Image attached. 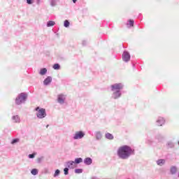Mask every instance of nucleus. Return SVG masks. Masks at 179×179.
Returning a JSON list of instances; mask_svg holds the SVG:
<instances>
[{"label": "nucleus", "instance_id": "1", "mask_svg": "<svg viewBox=\"0 0 179 179\" xmlns=\"http://www.w3.org/2000/svg\"><path fill=\"white\" fill-rule=\"evenodd\" d=\"M117 155L119 159L127 160L133 155H135V149L129 145H122L120 146L117 150Z\"/></svg>", "mask_w": 179, "mask_h": 179}, {"label": "nucleus", "instance_id": "2", "mask_svg": "<svg viewBox=\"0 0 179 179\" xmlns=\"http://www.w3.org/2000/svg\"><path fill=\"white\" fill-rule=\"evenodd\" d=\"M124 87V84L122 83H118L110 85V90L113 92L111 97L113 99H119L121 98L122 95V90H123Z\"/></svg>", "mask_w": 179, "mask_h": 179}, {"label": "nucleus", "instance_id": "3", "mask_svg": "<svg viewBox=\"0 0 179 179\" xmlns=\"http://www.w3.org/2000/svg\"><path fill=\"white\" fill-rule=\"evenodd\" d=\"M28 99V94L27 92H21L18 94L15 99V105L20 106L23 103H26Z\"/></svg>", "mask_w": 179, "mask_h": 179}, {"label": "nucleus", "instance_id": "4", "mask_svg": "<svg viewBox=\"0 0 179 179\" xmlns=\"http://www.w3.org/2000/svg\"><path fill=\"white\" fill-rule=\"evenodd\" d=\"M35 110L36 112V117H38V119H45V117H46V110L43 108H40V106H37L36 108H35Z\"/></svg>", "mask_w": 179, "mask_h": 179}, {"label": "nucleus", "instance_id": "5", "mask_svg": "<svg viewBox=\"0 0 179 179\" xmlns=\"http://www.w3.org/2000/svg\"><path fill=\"white\" fill-rule=\"evenodd\" d=\"M85 136V131H76L75 134H73V139H83Z\"/></svg>", "mask_w": 179, "mask_h": 179}, {"label": "nucleus", "instance_id": "6", "mask_svg": "<svg viewBox=\"0 0 179 179\" xmlns=\"http://www.w3.org/2000/svg\"><path fill=\"white\" fill-rule=\"evenodd\" d=\"M131 59V55L129 53V52H128L127 50H124L123 53H122V59L124 62H129Z\"/></svg>", "mask_w": 179, "mask_h": 179}, {"label": "nucleus", "instance_id": "7", "mask_svg": "<svg viewBox=\"0 0 179 179\" xmlns=\"http://www.w3.org/2000/svg\"><path fill=\"white\" fill-rule=\"evenodd\" d=\"M66 99V95H64V94H60L57 97L58 103H60V105H64V103H65Z\"/></svg>", "mask_w": 179, "mask_h": 179}, {"label": "nucleus", "instance_id": "8", "mask_svg": "<svg viewBox=\"0 0 179 179\" xmlns=\"http://www.w3.org/2000/svg\"><path fill=\"white\" fill-rule=\"evenodd\" d=\"M166 124V119L164 117H158L156 120V124L158 125V127H162V125H164Z\"/></svg>", "mask_w": 179, "mask_h": 179}, {"label": "nucleus", "instance_id": "9", "mask_svg": "<svg viewBox=\"0 0 179 179\" xmlns=\"http://www.w3.org/2000/svg\"><path fill=\"white\" fill-rule=\"evenodd\" d=\"M52 81V78L50 76H48L46 78H45L43 81L44 85H49Z\"/></svg>", "mask_w": 179, "mask_h": 179}, {"label": "nucleus", "instance_id": "10", "mask_svg": "<svg viewBox=\"0 0 179 179\" xmlns=\"http://www.w3.org/2000/svg\"><path fill=\"white\" fill-rule=\"evenodd\" d=\"M155 140L157 141V142H162V141L164 140V136L162 134H157V135H155Z\"/></svg>", "mask_w": 179, "mask_h": 179}, {"label": "nucleus", "instance_id": "11", "mask_svg": "<svg viewBox=\"0 0 179 179\" xmlns=\"http://www.w3.org/2000/svg\"><path fill=\"white\" fill-rule=\"evenodd\" d=\"M84 163H85V164L90 166V164H92L93 163V160H92V157H85V159H84Z\"/></svg>", "mask_w": 179, "mask_h": 179}, {"label": "nucleus", "instance_id": "12", "mask_svg": "<svg viewBox=\"0 0 179 179\" xmlns=\"http://www.w3.org/2000/svg\"><path fill=\"white\" fill-rule=\"evenodd\" d=\"M178 171V167H176V166H171V169H170V173L172 175L176 174Z\"/></svg>", "mask_w": 179, "mask_h": 179}, {"label": "nucleus", "instance_id": "13", "mask_svg": "<svg viewBox=\"0 0 179 179\" xmlns=\"http://www.w3.org/2000/svg\"><path fill=\"white\" fill-rule=\"evenodd\" d=\"M75 162H73V160H69V162H66L65 164V166H68L69 171V169H71V167H73V166L74 165Z\"/></svg>", "mask_w": 179, "mask_h": 179}, {"label": "nucleus", "instance_id": "14", "mask_svg": "<svg viewBox=\"0 0 179 179\" xmlns=\"http://www.w3.org/2000/svg\"><path fill=\"white\" fill-rule=\"evenodd\" d=\"M127 27H134V20H128L127 22Z\"/></svg>", "mask_w": 179, "mask_h": 179}, {"label": "nucleus", "instance_id": "15", "mask_svg": "<svg viewBox=\"0 0 179 179\" xmlns=\"http://www.w3.org/2000/svg\"><path fill=\"white\" fill-rule=\"evenodd\" d=\"M95 137H96V139H97V140L101 139L102 134H101V131H96Z\"/></svg>", "mask_w": 179, "mask_h": 179}, {"label": "nucleus", "instance_id": "16", "mask_svg": "<svg viewBox=\"0 0 179 179\" xmlns=\"http://www.w3.org/2000/svg\"><path fill=\"white\" fill-rule=\"evenodd\" d=\"M11 119L13 120V121L14 122H20V121H21V119H20V116H18V115H16L15 116H13L11 117Z\"/></svg>", "mask_w": 179, "mask_h": 179}, {"label": "nucleus", "instance_id": "17", "mask_svg": "<svg viewBox=\"0 0 179 179\" xmlns=\"http://www.w3.org/2000/svg\"><path fill=\"white\" fill-rule=\"evenodd\" d=\"M165 163L166 160L164 159H158V160H157V164H158V166H163Z\"/></svg>", "mask_w": 179, "mask_h": 179}, {"label": "nucleus", "instance_id": "18", "mask_svg": "<svg viewBox=\"0 0 179 179\" xmlns=\"http://www.w3.org/2000/svg\"><path fill=\"white\" fill-rule=\"evenodd\" d=\"M47 69L43 67V69H41L39 74H41V76H45L47 73Z\"/></svg>", "mask_w": 179, "mask_h": 179}, {"label": "nucleus", "instance_id": "19", "mask_svg": "<svg viewBox=\"0 0 179 179\" xmlns=\"http://www.w3.org/2000/svg\"><path fill=\"white\" fill-rule=\"evenodd\" d=\"M105 137L107 138V139H114V135L110 132H107L105 135Z\"/></svg>", "mask_w": 179, "mask_h": 179}, {"label": "nucleus", "instance_id": "20", "mask_svg": "<svg viewBox=\"0 0 179 179\" xmlns=\"http://www.w3.org/2000/svg\"><path fill=\"white\" fill-rule=\"evenodd\" d=\"M83 159L82 157H76L74 160V163L76 164H79L80 163H82Z\"/></svg>", "mask_w": 179, "mask_h": 179}, {"label": "nucleus", "instance_id": "21", "mask_svg": "<svg viewBox=\"0 0 179 179\" xmlns=\"http://www.w3.org/2000/svg\"><path fill=\"white\" fill-rule=\"evenodd\" d=\"M168 148H174L175 143L172 141H169L166 143Z\"/></svg>", "mask_w": 179, "mask_h": 179}, {"label": "nucleus", "instance_id": "22", "mask_svg": "<svg viewBox=\"0 0 179 179\" xmlns=\"http://www.w3.org/2000/svg\"><path fill=\"white\" fill-rule=\"evenodd\" d=\"M52 26H55V21H48L47 27H52Z\"/></svg>", "mask_w": 179, "mask_h": 179}, {"label": "nucleus", "instance_id": "23", "mask_svg": "<svg viewBox=\"0 0 179 179\" xmlns=\"http://www.w3.org/2000/svg\"><path fill=\"white\" fill-rule=\"evenodd\" d=\"M52 68L55 70H59L61 69V65L59 63H55V64H53Z\"/></svg>", "mask_w": 179, "mask_h": 179}, {"label": "nucleus", "instance_id": "24", "mask_svg": "<svg viewBox=\"0 0 179 179\" xmlns=\"http://www.w3.org/2000/svg\"><path fill=\"white\" fill-rule=\"evenodd\" d=\"M31 173L33 176H37V174H38V169H32V170H31Z\"/></svg>", "mask_w": 179, "mask_h": 179}, {"label": "nucleus", "instance_id": "25", "mask_svg": "<svg viewBox=\"0 0 179 179\" xmlns=\"http://www.w3.org/2000/svg\"><path fill=\"white\" fill-rule=\"evenodd\" d=\"M50 6L55 7V6H57V0H50Z\"/></svg>", "mask_w": 179, "mask_h": 179}, {"label": "nucleus", "instance_id": "26", "mask_svg": "<svg viewBox=\"0 0 179 179\" xmlns=\"http://www.w3.org/2000/svg\"><path fill=\"white\" fill-rule=\"evenodd\" d=\"M17 142H20V138H14L11 141L12 145H15V143H17Z\"/></svg>", "mask_w": 179, "mask_h": 179}, {"label": "nucleus", "instance_id": "27", "mask_svg": "<svg viewBox=\"0 0 179 179\" xmlns=\"http://www.w3.org/2000/svg\"><path fill=\"white\" fill-rule=\"evenodd\" d=\"M64 173L65 176H68V174H69V169L68 166H66V167L64 169Z\"/></svg>", "mask_w": 179, "mask_h": 179}, {"label": "nucleus", "instance_id": "28", "mask_svg": "<svg viewBox=\"0 0 179 179\" xmlns=\"http://www.w3.org/2000/svg\"><path fill=\"white\" fill-rule=\"evenodd\" d=\"M69 26H70V21H69V20H65V21L64 22V27H69Z\"/></svg>", "mask_w": 179, "mask_h": 179}, {"label": "nucleus", "instance_id": "29", "mask_svg": "<svg viewBox=\"0 0 179 179\" xmlns=\"http://www.w3.org/2000/svg\"><path fill=\"white\" fill-rule=\"evenodd\" d=\"M74 171L77 174H80L81 173H83V169H75Z\"/></svg>", "mask_w": 179, "mask_h": 179}, {"label": "nucleus", "instance_id": "30", "mask_svg": "<svg viewBox=\"0 0 179 179\" xmlns=\"http://www.w3.org/2000/svg\"><path fill=\"white\" fill-rule=\"evenodd\" d=\"M60 173H61L60 170L59 169H57L55 171L54 177H58V176H59Z\"/></svg>", "mask_w": 179, "mask_h": 179}, {"label": "nucleus", "instance_id": "31", "mask_svg": "<svg viewBox=\"0 0 179 179\" xmlns=\"http://www.w3.org/2000/svg\"><path fill=\"white\" fill-rule=\"evenodd\" d=\"M146 143H148V145H152L153 141L150 138H148L146 139Z\"/></svg>", "mask_w": 179, "mask_h": 179}, {"label": "nucleus", "instance_id": "32", "mask_svg": "<svg viewBox=\"0 0 179 179\" xmlns=\"http://www.w3.org/2000/svg\"><path fill=\"white\" fill-rule=\"evenodd\" d=\"M36 153L34 152V153H30L29 155H28V157H29V159H34L36 156Z\"/></svg>", "mask_w": 179, "mask_h": 179}, {"label": "nucleus", "instance_id": "33", "mask_svg": "<svg viewBox=\"0 0 179 179\" xmlns=\"http://www.w3.org/2000/svg\"><path fill=\"white\" fill-rule=\"evenodd\" d=\"M27 3L28 5H32L34 3V0H27Z\"/></svg>", "mask_w": 179, "mask_h": 179}, {"label": "nucleus", "instance_id": "34", "mask_svg": "<svg viewBox=\"0 0 179 179\" xmlns=\"http://www.w3.org/2000/svg\"><path fill=\"white\" fill-rule=\"evenodd\" d=\"M36 5H41V2L43 1V0H36Z\"/></svg>", "mask_w": 179, "mask_h": 179}, {"label": "nucleus", "instance_id": "35", "mask_svg": "<svg viewBox=\"0 0 179 179\" xmlns=\"http://www.w3.org/2000/svg\"><path fill=\"white\" fill-rule=\"evenodd\" d=\"M87 43V41H83V45L85 46Z\"/></svg>", "mask_w": 179, "mask_h": 179}, {"label": "nucleus", "instance_id": "36", "mask_svg": "<svg viewBox=\"0 0 179 179\" xmlns=\"http://www.w3.org/2000/svg\"><path fill=\"white\" fill-rule=\"evenodd\" d=\"M38 162L39 163H41V157H39V158L38 159Z\"/></svg>", "mask_w": 179, "mask_h": 179}, {"label": "nucleus", "instance_id": "37", "mask_svg": "<svg viewBox=\"0 0 179 179\" xmlns=\"http://www.w3.org/2000/svg\"><path fill=\"white\" fill-rule=\"evenodd\" d=\"M73 3H76L77 2V0H73Z\"/></svg>", "mask_w": 179, "mask_h": 179}, {"label": "nucleus", "instance_id": "38", "mask_svg": "<svg viewBox=\"0 0 179 179\" xmlns=\"http://www.w3.org/2000/svg\"><path fill=\"white\" fill-rule=\"evenodd\" d=\"M178 178H179V171H178Z\"/></svg>", "mask_w": 179, "mask_h": 179}, {"label": "nucleus", "instance_id": "39", "mask_svg": "<svg viewBox=\"0 0 179 179\" xmlns=\"http://www.w3.org/2000/svg\"><path fill=\"white\" fill-rule=\"evenodd\" d=\"M48 127H49L48 124H47V128H48Z\"/></svg>", "mask_w": 179, "mask_h": 179}, {"label": "nucleus", "instance_id": "40", "mask_svg": "<svg viewBox=\"0 0 179 179\" xmlns=\"http://www.w3.org/2000/svg\"><path fill=\"white\" fill-rule=\"evenodd\" d=\"M178 144L179 145V141H178Z\"/></svg>", "mask_w": 179, "mask_h": 179}, {"label": "nucleus", "instance_id": "41", "mask_svg": "<svg viewBox=\"0 0 179 179\" xmlns=\"http://www.w3.org/2000/svg\"><path fill=\"white\" fill-rule=\"evenodd\" d=\"M92 179H96V178H92Z\"/></svg>", "mask_w": 179, "mask_h": 179}, {"label": "nucleus", "instance_id": "42", "mask_svg": "<svg viewBox=\"0 0 179 179\" xmlns=\"http://www.w3.org/2000/svg\"><path fill=\"white\" fill-rule=\"evenodd\" d=\"M127 179H131V178H127Z\"/></svg>", "mask_w": 179, "mask_h": 179}, {"label": "nucleus", "instance_id": "43", "mask_svg": "<svg viewBox=\"0 0 179 179\" xmlns=\"http://www.w3.org/2000/svg\"><path fill=\"white\" fill-rule=\"evenodd\" d=\"M107 179H108V178H107Z\"/></svg>", "mask_w": 179, "mask_h": 179}]
</instances>
